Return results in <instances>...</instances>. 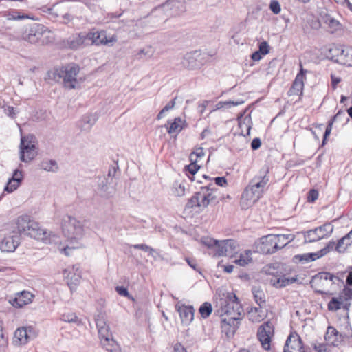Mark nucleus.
Listing matches in <instances>:
<instances>
[{
	"label": "nucleus",
	"instance_id": "36",
	"mask_svg": "<svg viewBox=\"0 0 352 352\" xmlns=\"http://www.w3.org/2000/svg\"><path fill=\"white\" fill-rule=\"evenodd\" d=\"M344 304L342 296L340 295L338 298H333L328 303V309L331 311H336L340 309Z\"/></svg>",
	"mask_w": 352,
	"mask_h": 352
},
{
	"label": "nucleus",
	"instance_id": "31",
	"mask_svg": "<svg viewBox=\"0 0 352 352\" xmlns=\"http://www.w3.org/2000/svg\"><path fill=\"white\" fill-rule=\"evenodd\" d=\"M334 246V242H329L327 246L323 249H322L320 252H316V253H307L304 254V256H307L309 258L308 260L310 261H314L320 257L325 255L328 252L329 249H332Z\"/></svg>",
	"mask_w": 352,
	"mask_h": 352
},
{
	"label": "nucleus",
	"instance_id": "47",
	"mask_svg": "<svg viewBox=\"0 0 352 352\" xmlns=\"http://www.w3.org/2000/svg\"><path fill=\"white\" fill-rule=\"evenodd\" d=\"M352 235V234H351ZM350 234H346L344 236L338 241L336 246V250L340 253L344 252L348 248L346 246V238L349 237Z\"/></svg>",
	"mask_w": 352,
	"mask_h": 352
},
{
	"label": "nucleus",
	"instance_id": "49",
	"mask_svg": "<svg viewBox=\"0 0 352 352\" xmlns=\"http://www.w3.org/2000/svg\"><path fill=\"white\" fill-rule=\"evenodd\" d=\"M132 247L135 250H142L144 252H148V255L151 256H153V252H156L155 249L145 243L135 244L133 245Z\"/></svg>",
	"mask_w": 352,
	"mask_h": 352
},
{
	"label": "nucleus",
	"instance_id": "41",
	"mask_svg": "<svg viewBox=\"0 0 352 352\" xmlns=\"http://www.w3.org/2000/svg\"><path fill=\"white\" fill-rule=\"evenodd\" d=\"M244 102L243 100L238 101H220L216 104L215 109H230L232 106H238L243 104Z\"/></svg>",
	"mask_w": 352,
	"mask_h": 352
},
{
	"label": "nucleus",
	"instance_id": "23",
	"mask_svg": "<svg viewBox=\"0 0 352 352\" xmlns=\"http://www.w3.org/2000/svg\"><path fill=\"white\" fill-rule=\"evenodd\" d=\"M182 122L180 117H176L173 120H168L167 124L164 126L166 128L167 133L170 135L174 133H179L183 129L181 125Z\"/></svg>",
	"mask_w": 352,
	"mask_h": 352
},
{
	"label": "nucleus",
	"instance_id": "60",
	"mask_svg": "<svg viewBox=\"0 0 352 352\" xmlns=\"http://www.w3.org/2000/svg\"><path fill=\"white\" fill-rule=\"evenodd\" d=\"M318 197V192L317 190L311 189L307 195V201L309 203L314 202Z\"/></svg>",
	"mask_w": 352,
	"mask_h": 352
},
{
	"label": "nucleus",
	"instance_id": "25",
	"mask_svg": "<svg viewBox=\"0 0 352 352\" xmlns=\"http://www.w3.org/2000/svg\"><path fill=\"white\" fill-rule=\"evenodd\" d=\"M254 300L261 307L266 305V295L260 286H254L252 288Z\"/></svg>",
	"mask_w": 352,
	"mask_h": 352
},
{
	"label": "nucleus",
	"instance_id": "54",
	"mask_svg": "<svg viewBox=\"0 0 352 352\" xmlns=\"http://www.w3.org/2000/svg\"><path fill=\"white\" fill-rule=\"evenodd\" d=\"M97 118L93 115H85L82 118V122L84 124H89V128L91 127L96 122Z\"/></svg>",
	"mask_w": 352,
	"mask_h": 352
},
{
	"label": "nucleus",
	"instance_id": "61",
	"mask_svg": "<svg viewBox=\"0 0 352 352\" xmlns=\"http://www.w3.org/2000/svg\"><path fill=\"white\" fill-rule=\"evenodd\" d=\"M25 331H27V336H28V341H30L36 337V333L33 327L25 326Z\"/></svg>",
	"mask_w": 352,
	"mask_h": 352
},
{
	"label": "nucleus",
	"instance_id": "52",
	"mask_svg": "<svg viewBox=\"0 0 352 352\" xmlns=\"http://www.w3.org/2000/svg\"><path fill=\"white\" fill-rule=\"evenodd\" d=\"M24 179L22 171L19 170V169H15L12 175V177H10L9 180H12V182H23Z\"/></svg>",
	"mask_w": 352,
	"mask_h": 352
},
{
	"label": "nucleus",
	"instance_id": "17",
	"mask_svg": "<svg viewBox=\"0 0 352 352\" xmlns=\"http://www.w3.org/2000/svg\"><path fill=\"white\" fill-rule=\"evenodd\" d=\"M86 41H91V44L93 45H107L110 43L116 41L114 37L107 38L106 32L102 31H89L87 33L85 32Z\"/></svg>",
	"mask_w": 352,
	"mask_h": 352
},
{
	"label": "nucleus",
	"instance_id": "1",
	"mask_svg": "<svg viewBox=\"0 0 352 352\" xmlns=\"http://www.w3.org/2000/svg\"><path fill=\"white\" fill-rule=\"evenodd\" d=\"M16 233L21 236L23 234L36 240H42L45 243H51V239H48L50 234L46 230L41 229L39 223L32 219L28 214H22L16 219Z\"/></svg>",
	"mask_w": 352,
	"mask_h": 352
},
{
	"label": "nucleus",
	"instance_id": "62",
	"mask_svg": "<svg viewBox=\"0 0 352 352\" xmlns=\"http://www.w3.org/2000/svg\"><path fill=\"white\" fill-rule=\"evenodd\" d=\"M185 260L188 265L196 272H198V264L195 258L186 257Z\"/></svg>",
	"mask_w": 352,
	"mask_h": 352
},
{
	"label": "nucleus",
	"instance_id": "48",
	"mask_svg": "<svg viewBox=\"0 0 352 352\" xmlns=\"http://www.w3.org/2000/svg\"><path fill=\"white\" fill-rule=\"evenodd\" d=\"M289 278L282 276L276 278L272 283L273 286L276 288H283L289 285Z\"/></svg>",
	"mask_w": 352,
	"mask_h": 352
},
{
	"label": "nucleus",
	"instance_id": "26",
	"mask_svg": "<svg viewBox=\"0 0 352 352\" xmlns=\"http://www.w3.org/2000/svg\"><path fill=\"white\" fill-rule=\"evenodd\" d=\"M274 241L277 245V250L284 248L288 243L294 240L292 234H272Z\"/></svg>",
	"mask_w": 352,
	"mask_h": 352
},
{
	"label": "nucleus",
	"instance_id": "51",
	"mask_svg": "<svg viewBox=\"0 0 352 352\" xmlns=\"http://www.w3.org/2000/svg\"><path fill=\"white\" fill-rule=\"evenodd\" d=\"M173 188L175 189V195L178 197L183 196L185 192V186L183 184L175 182L173 184Z\"/></svg>",
	"mask_w": 352,
	"mask_h": 352
},
{
	"label": "nucleus",
	"instance_id": "20",
	"mask_svg": "<svg viewBox=\"0 0 352 352\" xmlns=\"http://www.w3.org/2000/svg\"><path fill=\"white\" fill-rule=\"evenodd\" d=\"M175 308L179 314L182 324L188 325L192 321L195 309L192 305H177Z\"/></svg>",
	"mask_w": 352,
	"mask_h": 352
},
{
	"label": "nucleus",
	"instance_id": "37",
	"mask_svg": "<svg viewBox=\"0 0 352 352\" xmlns=\"http://www.w3.org/2000/svg\"><path fill=\"white\" fill-rule=\"evenodd\" d=\"M322 21L324 24L327 25L328 27L332 30V31L336 30L340 25L339 21L336 20L329 14H325L324 16H322Z\"/></svg>",
	"mask_w": 352,
	"mask_h": 352
},
{
	"label": "nucleus",
	"instance_id": "6",
	"mask_svg": "<svg viewBox=\"0 0 352 352\" xmlns=\"http://www.w3.org/2000/svg\"><path fill=\"white\" fill-rule=\"evenodd\" d=\"M215 184L209 183L206 186L199 188V196L201 197V201L199 202V207H207L209 204L216 199L214 191L217 190L216 186L224 187L227 184L225 177H217L214 178Z\"/></svg>",
	"mask_w": 352,
	"mask_h": 352
},
{
	"label": "nucleus",
	"instance_id": "50",
	"mask_svg": "<svg viewBox=\"0 0 352 352\" xmlns=\"http://www.w3.org/2000/svg\"><path fill=\"white\" fill-rule=\"evenodd\" d=\"M98 331L100 340L105 337H110L112 336V333L110 331V327L109 325H104L102 327H99L98 329Z\"/></svg>",
	"mask_w": 352,
	"mask_h": 352
},
{
	"label": "nucleus",
	"instance_id": "34",
	"mask_svg": "<svg viewBox=\"0 0 352 352\" xmlns=\"http://www.w3.org/2000/svg\"><path fill=\"white\" fill-rule=\"evenodd\" d=\"M252 252L245 250L244 253H241L239 258H235L234 263L238 265L244 267L252 261Z\"/></svg>",
	"mask_w": 352,
	"mask_h": 352
},
{
	"label": "nucleus",
	"instance_id": "39",
	"mask_svg": "<svg viewBox=\"0 0 352 352\" xmlns=\"http://www.w3.org/2000/svg\"><path fill=\"white\" fill-rule=\"evenodd\" d=\"M71 273H69L66 277L67 279V285L71 290H73L80 283L81 276L80 275L73 274L70 276Z\"/></svg>",
	"mask_w": 352,
	"mask_h": 352
},
{
	"label": "nucleus",
	"instance_id": "9",
	"mask_svg": "<svg viewBox=\"0 0 352 352\" xmlns=\"http://www.w3.org/2000/svg\"><path fill=\"white\" fill-rule=\"evenodd\" d=\"M336 280H340V278L330 272H320L312 277L310 284L311 287L314 289L316 293L319 294H326L327 293L322 290L320 288L325 286V281L330 280L332 283H335Z\"/></svg>",
	"mask_w": 352,
	"mask_h": 352
},
{
	"label": "nucleus",
	"instance_id": "30",
	"mask_svg": "<svg viewBox=\"0 0 352 352\" xmlns=\"http://www.w3.org/2000/svg\"><path fill=\"white\" fill-rule=\"evenodd\" d=\"M116 292L121 296L126 297L133 302V307L138 308L136 299L129 293L128 288L124 285H117L115 287Z\"/></svg>",
	"mask_w": 352,
	"mask_h": 352
},
{
	"label": "nucleus",
	"instance_id": "3",
	"mask_svg": "<svg viewBox=\"0 0 352 352\" xmlns=\"http://www.w3.org/2000/svg\"><path fill=\"white\" fill-rule=\"evenodd\" d=\"M219 305V311L221 318L241 320L243 309L238 300V298L234 293L229 292L225 298H221Z\"/></svg>",
	"mask_w": 352,
	"mask_h": 352
},
{
	"label": "nucleus",
	"instance_id": "14",
	"mask_svg": "<svg viewBox=\"0 0 352 352\" xmlns=\"http://www.w3.org/2000/svg\"><path fill=\"white\" fill-rule=\"evenodd\" d=\"M21 236L16 231L6 235L0 243V249L5 252H14L21 243Z\"/></svg>",
	"mask_w": 352,
	"mask_h": 352
},
{
	"label": "nucleus",
	"instance_id": "42",
	"mask_svg": "<svg viewBox=\"0 0 352 352\" xmlns=\"http://www.w3.org/2000/svg\"><path fill=\"white\" fill-rule=\"evenodd\" d=\"M175 100L176 98H174L171 100H170L163 108L159 112V113L157 115L156 119L157 120H161L165 116V113L170 111V109H173L175 105Z\"/></svg>",
	"mask_w": 352,
	"mask_h": 352
},
{
	"label": "nucleus",
	"instance_id": "13",
	"mask_svg": "<svg viewBox=\"0 0 352 352\" xmlns=\"http://www.w3.org/2000/svg\"><path fill=\"white\" fill-rule=\"evenodd\" d=\"M273 333L274 327L269 321L261 325L258 329L257 337L265 350L270 349L271 338Z\"/></svg>",
	"mask_w": 352,
	"mask_h": 352
},
{
	"label": "nucleus",
	"instance_id": "59",
	"mask_svg": "<svg viewBox=\"0 0 352 352\" xmlns=\"http://www.w3.org/2000/svg\"><path fill=\"white\" fill-rule=\"evenodd\" d=\"M124 14V11L122 10L121 12H109L107 14L105 18L108 21H114L116 19L120 18Z\"/></svg>",
	"mask_w": 352,
	"mask_h": 352
},
{
	"label": "nucleus",
	"instance_id": "21",
	"mask_svg": "<svg viewBox=\"0 0 352 352\" xmlns=\"http://www.w3.org/2000/svg\"><path fill=\"white\" fill-rule=\"evenodd\" d=\"M60 319L63 322L71 324L72 326L80 327L84 324L82 320L73 311H67L62 314L60 316Z\"/></svg>",
	"mask_w": 352,
	"mask_h": 352
},
{
	"label": "nucleus",
	"instance_id": "46",
	"mask_svg": "<svg viewBox=\"0 0 352 352\" xmlns=\"http://www.w3.org/2000/svg\"><path fill=\"white\" fill-rule=\"evenodd\" d=\"M21 182H12V180H8L4 186V192L12 193L15 191L21 184Z\"/></svg>",
	"mask_w": 352,
	"mask_h": 352
},
{
	"label": "nucleus",
	"instance_id": "2",
	"mask_svg": "<svg viewBox=\"0 0 352 352\" xmlns=\"http://www.w3.org/2000/svg\"><path fill=\"white\" fill-rule=\"evenodd\" d=\"M270 167L267 165L263 166L258 175L250 182L249 185L243 192V197L248 199L258 200L262 195L270 179L268 174Z\"/></svg>",
	"mask_w": 352,
	"mask_h": 352
},
{
	"label": "nucleus",
	"instance_id": "10",
	"mask_svg": "<svg viewBox=\"0 0 352 352\" xmlns=\"http://www.w3.org/2000/svg\"><path fill=\"white\" fill-rule=\"evenodd\" d=\"M333 230V226L330 223H324L322 226L306 232L304 236L305 241L309 243L318 241L329 236Z\"/></svg>",
	"mask_w": 352,
	"mask_h": 352
},
{
	"label": "nucleus",
	"instance_id": "19",
	"mask_svg": "<svg viewBox=\"0 0 352 352\" xmlns=\"http://www.w3.org/2000/svg\"><path fill=\"white\" fill-rule=\"evenodd\" d=\"M240 323L239 320L221 318V327L222 332L225 333L228 338L234 336Z\"/></svg>",
	"mask_w": 352,
	"mask_h": 352
},
{
	"label": "nucleus",
	"instance_id": "44",
	"mask_svg": "<svg viewBox=\"0 0 352 352\" xmlns=\"http://www.w3.org/2000/svg\"><path fill=\"white\" fill-rule=\"evenodd\" d=\"M198 206V191L195 192L190 199L188 200L187 204L185 206V212L190 210L194 207ZM190 212V211H189Z\"/></svg>",
	"mask_w": 352,
	"mask_h": 352
},
{
	"label": "nucleus",
	"instance_id": "55",
	"mask_svg": "<svg viewBox=\"0 0 352 352\" xmlns=\"http://www.w3.org/2000/svg\"><path fill=\"white\" fill-rule=\"evenodd\" d=\"M270 9L274 14H279L281 11L280 3L276 0H272L270 3Z\"/></svg>",
	"mask_w": 352,
	"mask_h": 352
},
{
	"label": "nucleus",
	"instance_id": "45",
	"mask_svg": "<svg viewBox=\"0 0 352 352\" xmlns=\"http://www.w3.org/2000/svg\"><path fill=\"white\" fill-rule=\"evenodd\" d=\"M9 19H13V20H21L24 19H33V17L30 16L28 14H21L20 12L16 10H12L8 12V14Z\"/></svg>",
	"mask_w": 352,
	"mask_h": 352
},
{
	"label": "nucleus",
	"instance_id": "29",
	"mask_svg": "<svg viewBox=\"0 0 352 352\" xmlns=\"http://www.w3.org/2000/svg\"><path fill=\"white\" fill-rule=\"evenodd\" d=\"M263 307H251L250 310L248 311V315L250 316V320L253 322H260L263 319L265 314L263 310Z\"/></svg>",
	"mask_w": 352,
	"mask_h": 352
},
{
	"label": "nucleus",
	"instance_id": "35",
	"mask_svg": "<svg viewBox=\"0 0 352 352\" xmlns=\"http://www.w3.org/2000/svg\"><path fill=\"white\" fill-rule=\"evenodd\" d=\"M338 333L339 332L337 331L336 328L329 326L327 328L324 338L326 341L330 343L331 344L336 345V342L337 341V336Z\"/></svg>",
	"mask_w": 352,
	"mask_h": 352
},
{
	"label": "nucleus",
	"instance_id": "12",
	"mask_svg": "<svg viewBox=\"0 0 352 352\" xmlns=\"http://www.w3.org/2000/svg\"><path fill=\"white\" fill-rule=\"evenodd\" d=\"M47 28L43 24L33 23L30 27L26 28L23 32L22 36L25 41L35 44L41 38L43 34L47 31Z\"/></svg>",
	"mask_w": 352,
	"mask_h": 352
},
{
	"label": "nucleus",
	"instance_id": "24",
	"mask_svg": "<svg viewBox=\"0 0 352 352\" xmlns=\"http://www.w3.org/2000/svg\"><path fill=\"white\" fill-rule=\"evenodd\" d=\"M28 342V336H27L25 327H18L14 334L13 343L19 346L25 345Z\"/></svg>",
	"mask_w": 352,
	"mask_h": 352
},
{
	"label": "nucleus",
	"instance_id": "7",
	"mask_svg": "<svg viewBox=\"0 0 352 352\" xmlns=\"http://www.w3.org/2000/svg\"><path fill=\"white\" fill-rule=\"evenodd\" d=\"M239 250V245L234 239H226L219 241L218 248L214 252V256H230L233 258L236 256Z\"/></svg>",
	"mask_w": 352,
	"mask_h": 352
},
{
	"label": "nucleus",
	"instance_id": "58",
	"mask_svg": "<svg viewBox=\"0 0 352 352\" xmlns=\"http://www.w3.org/2000/svg\"><path fill=\"white\" fill-rule=\"evenodd\" d=\"M270 47L267 41H262L258 44V51L263 55H266L270 52Z\"/></svg>",
	"mask_w": 352,
	"mask_h": 352
},
{
	"label": "nucleus",
	"instance_id": "63",
	"mask_svg": "<svg viewBox=\"0 0 352 352\" xmlns=\"http://www.w3.org/2000/svg\"><path fill=\"white\" fill-rule=\"evenodd\" d=\"M314 349L317 352H327V344L324 343H315L314 344Z\"/></svg>",
	"mask_w": 352,
	"mask_h": 352
},
{
	"label": "nucleus",
	"instance_id": "15",
	"mask_svg": "<svg viewBox=\"0 0 352 352\" xmlns=\"http://www.w3.org/2000/svg\"><path fill=\"white\" fill-rule=\"evenodd\" d=\"M256 251L263 254H271L277 251V245L272 234L261 237L256 245Z\"/></svg>",
	"mask_w": 352,
	"mask_h": 352
},
{
	"label": "nucleus",
	"instance_id": "8",
	"mask_svg": "<svg viewBox=\"0 0 352 352\" xmlns=\"http://www.w3.org/2000/svg\"><path fill=\"white\" fill-rule=\"evenodd\" d=\"M63 85L69 89H76L78 83L76 78L80 72V67L78 64L72 63L63 66Z\"/></svg>",
	"mask_w": 352,
	"mask_h": 352
},
{
	"label": "nucleus",
	"instance_id": "32",
	"mask_svg": "<svg viewBox=\"0 0 352 352\" xmlns=\"http://www.w3.org/2000/svg\"><path fill=\"white\" fill-rule=\"evenodd\" d=\"M339 63L352 66V47H344L342 56L340 57Z\"/></svg>",
	"mask_w": 352,
	"mask_h": 352
},
{
	"label": "nucleus",
	"instance_id": "18",
	"mask_svg": "<svg viewBox=\"0 0 352 352\" xmlns=\"http://www.w3.org/2000/svg\"><path fill=\"white\" fill-rule=\"evenodd\" d=\"M190 164L186 165L184 168V173L188 177L189 179L193 181L195 175L198 172V146H195L192 152L189 156Z\"/></svg>",
	"mask_w": 352,
	"mask_h": 352
},
{
	"label": "nucleus",
	"instance_id": "27",
	"mask_svg": "<svg viewBox=\"0 0 352 352\" xmlns=\"http://www.w3.org/2000/svg\"><path fill=\"white\" fill-rule=\"evenodd\" d=\"M100 344L102 348L105 349L109 352H117L118 350V344L113 339V336L105 337L100 340Z\"/></svg>",
	"mask_w": 352,
	"mask_h": 352
},
{
	"label": "nucleus",
	"instance_id": "53",
	"mask_svg": "<svg viewBox=\"0 0 352 352\" xmlns=\"http://www.w3.org/2000/svg\"><path fill=\"white\" fill-rule=\"evenodd\" d=\"M54 6L52 7L43 6L41 8L42 12L47 13L50 15V19L51 20H55L58 16V14L54 11Z\"/></svg>",
	"mask_w": 352,
	"mask_h": 352
},
{
	"label": "nucleus",
	"instance_id": "64",
	"mask_svg": "<svg viewBox=\"0 0 352 352\" xmlns=\"http://www.w3.org/2000/svg\"><path fill=\"white\" fill-rule=\"evenodd\" d=\"M173 352H187V351L182 343L177 342L173 346Z\"/></svg>",
	"mask_w": 352,
	"mask_h": 352
},
{
	"label": "nucleus",
	"instance_id": "28",
	"mask_svg": "<svg viewBox=\"0 0 352 352\" xmlns=\"http://www.w3.org/2000/svg\"><path fill=\"white\" fill-rule=\"evenodd\" d=\"M39 168L47 172L56 173L59 167L55 160H43L39 164Z\"/></svg>",
	"mask_w": 352,
	"mask_h": 352
},
{
	"label": "nucleus",
	"instance_id": "40",
	"mask_svg": "<svg viewBox=\"0 0 352 352\" xmlns=\"http://www.w3.org/2000/svg\"><path fill=\"white\" fill-rule=\"evenodd\" d=\"M212 311L211 303L206 302L199 307V314L203 318H207Z\"/></svg>",
	"mask_w": 352,
	"mask_h": 352
},
{
	"label": "nucleus",
	"instance_id": "22",
	"mask_svg": "<svg viewBox=\"0 0 352 352\" xmlns=\"http://www.w3.org/2000/svg\"><path fill=\"white\" fill-rule=\"evenodd\" d=\"M305 72L306 71H304L303 69H301L300 72L297 74L290 89L292 94L298 95L299 94L302 93L304 87L303 79L305 78Z\"/></svg>",
	"mask_w": 352,
	"mask_h": 352
},
{
	"label": "nucleus",
	"instance_id": "4",
	"mask_svg": "<svg viewBox=\"0 0 352 352\" xmlns=\"http://www.w3.org/2000/svg\"><path fill=\"white\" fill-rule=\"evenodd\" d=\"M38 145L33 134L21 136L19 145V159L22 162L29 163L38 155Z\"/></svg>",
	"mask_w": 352,
	"mask_h": 352
},
{
	"label": "nucleus",
	"instance_id": "56",
	"mask_svg": "<svg viewBox=\"0 0 352 352\" xmlns=\"http://www.w3.org/2000/svg\"><path fill=\"white\" fill-rule=\"evenodd\" d=\"M109 178H100L98 180V187L101 191L106 192L108 190Z\"/></svg>",
	"mask_w": 352,
	"mask_h": 352
},
{
	"label": "nucleus",
	"instance_id": "16",
	"mask_svg": "<svg viewBox=\"0 0 352 352\" xmlns=\"http://www.w3.org/2000/svg\"><path fill=\"white\" fill-rule=\"evenodd\" d=\"M85 32H79L72 34L68 38L62 41V45L64 48L71 50H77L82 45H87Z\"/></svg>",
	"mask_w": 352,
	"mask_h": 352
},
{
	"label": "nucleus",
	"instance_id": "33",
	"mask_svg": "<svg viewBox=\"0 0 352 352\" xmlns=\"http://www.w3.org/2000/svg\"><path fill=\"white\" fill-rule=\"evenodd\" d=\"M344 47L334 45L329 48L328 57L334 62L339 63L340 57L342 56Z\"/></svg>",
	"mask_w": 352,
	"mask_h": 352
},
{
	"label": "nucleus",
	"instance_id": "38",
	"mask_svg": "<svg viewBox=\"0 0 352 352\" xmlns=\"http://www.w3.org/2000/svg\"><path fill=\"white\" fill-rule=\"evenodd\" d=\"M219 241L215 240L209 236H204L201 239V243L209 249H212L216 252L218 248Z\"/></svg>",
	"mask_w": 352,
	"mask_h": 352
},
{
	"label": "nucleus",
	"instance_id": "43",
	"mask_svg": "<svg viewBox=\"0 0 352 352\" xmlns=\"http://www.w3.org/2000/svg\"><path fill=\"white\" fill-rule=\"evenodd\" d=\"M47 75L50 79L56 82H59L60 79L63 80V66L60 68H56L52 72H48Z\"/></svg>",
	"mask_w": 352,
	"mask_h": 352
},
{
	"label": "nucleus",
	"instance_id": "57",
	"mask_svg": "<svg viewBox=\"0 0 352 352\" xmlns=\"http://www.w3.org/2000/svg\"><path fill=\"white\" fill-rule=\"evenodd\" d=\"M340 295L342 296L343 301H349L352 299V289L349 287H344Z\"/></svg>",
	"mask_w": 352,
	"mask_h": 352
},
{
	"label": "nucleus",
	"instance_id": "11",
	"mask_svg": "<svg viewBox=\"0 0 352 352\" xmlns=\"http://www.w3.org/2000/svg\"><path fill=\"white\" fill-rule=\"evenodd\" d=\"M35 295L31 292L28 290H22L14 293V295L10 296L7 298L8 302L13 307L16 309H21L27 305L30 304Z\"/></svg>",
	"mask_w": 352,
	"mask_h": 352
},
{
	"label": "nucleus",
	"instance_id": "5",
	"mask_svg": "<svg viewBox=\"0 0 352 352\" xmlns=\"http://www.w3.org/2000/svg\"><path fill=\"white\" fill-rule=\"evenodd\" d=\"M62 232L70 243H78L84 233L83 226L80 221L72 216H67L62 223Z\"/></svg>",
	"mask_w": 352,
	"mask_h": 352
}]
</instances>
